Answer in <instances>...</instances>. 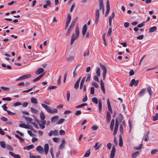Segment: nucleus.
<instances>
[{
    "label": "nucleus",
    "instance_id": "obj_44",
    "mask_svg": "<svg viewBox=\"0 0 158 158\" xmlns=\"http://www.w3.org/2000/svg\"><path fill=\"white\" fill-rule=\"evenodd\" d=\"M6 148L7 150L11 151H13V148L9 145L7 144L6 145Z\"/></svg>",
    "mask_w": 158,
    "mask_h": 158
},
{
    "label": "nucleus",
    "instance_id": "obj_56",
    "mask_svg": "<svg viewBox=\"0 0 158 158\" xmlns=\"http://www.w3.org/2000/svg\"><path fill=\"white\" fill-rule=\"evenodd\" d=\"M90 93L91 94H94V89L93 87H91L90 88Z\"/></svg>",
    "mask_w": 158,
    "mask_h": 158
},
{
    "label": "nucleus",
    "instance_id": "obj_42",
    "mask_svg": "<svg viewBox=\"0 0 158 158\" xmlns=\"http://www.w3.org/2000/svg\"><path fill=\"white\" fill-rule=\"evenodd\" d=\"M96 73L97 76L99 77L100 75V68L98 67H97L96 69Z\"/></svg>",
    "mask_w": 158,
    "mask_h": 158
},
{
    "label": "nucleus",
    "instance_id": "obj_24",
    "mask_svg": "<svg viewBox=\"0 0 158 158\" xmlns=\"http://www.w3.org/2000/svg\"><path fill=\"white\" fill-rule=\"evenodd\" d=\"M31 102L34 104H37L38 103L37 100L36 98L32 97L31 98Z\"/></svg>",
    "mask_w": 158,
    "mask_h": 158
},
{
    "label": "nucleus",
    "instance_id": "obj_4",
    "mask_svg": "<svg viewBox=\"0 0 158 158\" xmlns=\"http://www.w3.org/2000/svg\"><path fill=\"white\" fill-rule=\"evenodd\" d=\"M99 10L98 9H96L95 10V23L96 24H97L98 22L99 18Z\"/></svg>",
    "mask_w": 158,
    "mask_h": 158
},
{
    "label": "nucleus",
    "instance_id": "obj_39",
    "mask_svg": "<svg viewBox=\"0 0 158 158\" xmlns=\"http://www.w3.org/2000/svg\"><path fill=\"white\" fill-rule=\"evenodd\" d=\"M2 67H3L4 68L6 67L7 69H8L10 70V69H12V67L10 66L9 65H8L6 66L4 64H2Z\"/></svg>",
    "mask_w": 158,
    "mask_h": 158
},
{
    "label": "nucleus",
    "instance_id": "obj_61",
    "mask_svg": "<svg viewBox=\"0 0 158 158\" xmlns=\"http://www.w3.org/2000/svg\"><path fill=\"white\" fill-rule=\"evenodd\" d=\"M57 88V86H51L48 87V89L49 90L55 89Z\"/></svg>",
    "mask_w": 158,
    "mask_h": 158
},
{
    "label": "nucleus",
    "instance_id": "obj_49",
    "mask_svg": "<svg viewBox=\"0 0 158 158\" xmlns=\"http://www.w3.org/2000/svg\"><path fill=\"white\" fill-rule=\"evenodd\" d=\"M24 118H25L26 120L29 123H31L32 121V119L31 118L27 117Z\"/></svg>",
    "mask_w": 158,
    "mask_h": 158
},
{
    "label": "nucleus",
    "instance_id": "obj_20",
    "mask_svg": "<svg viewBox=\"0 0 158 158\" xmlns=\"http://www.w3.org/2000/svg\"><path fill=\"white\" fill-rule=\"evenodd\" d=\"M157 29V28L156 26H153L149 28L148 32L152 33L154 32Z\"/></svg>",
    "mask_w": 158,
    "mask_h": 158
},
{
    "label": "nucleus",
    "instance_id": "obj_10",
    "mask_svg": "<svg viewBox=\"0 0 158 158\" xmlns=\"http://www.w3.org/2000/svg\"><path fill=\"white\" fill-rule=\"evenodd\" d=\"M49 149V147L48 144V143H46L44 145V151L46 155L47 154Z\"/></svg>",
    "mask_w": 158,
    "mask_h": 158
},
{
    "label": "nucleus",
    "instance_id": "obj_16",
    "mask_svg": "<svg viewBox=\"0 0 158 158\" xmlns=\"http://www.w3.org/2000/svg\"><path fill=\"white\" fill-rule=\"evenodd\" d=\"M19 127H21L24 128L28 129H32L29 127V126L24 123L20 124H19Z\"/></svg>",
    "mask_w": 158,
    "mask_h": 158
},
{
    "label": "nucleus",
    "instance_id": "obj_43",
    "mask_svg": "<svg viewBox=\"0 0 158 158\" xmlns=\"http://www.w3.org/2000/svg\"><path fill=\"white\" fill-rule=\"evenodd\" d=\"M64 118H61L56 123V124H59L62 123L64 121Z\"/></svg>",
    "mask_w": 158,
    "mask_h": 158
},
{
    "label": "nucleus",
    "instance_id": "obj_54",
    "mask_svg": "<svg viewBox=\"0 0 158 158\" xmlns=\"http://www.w3.org/2000/svg\"><path fill=\"white\" fill-rule=\"evenodd\" d=\"M142 145H143L142 144H140L138 147H135L134 148V149L136 150H139L140 149L142 148Z\"/></svg>",
    "mask_w": 158,
    "mask_h": 158
},
{
    "label": "nucleus",
    "instance_id": "obj_9",
    "mask_svg": "<svg viewBox=\"0 0 158 158\" xmlns=\"http://www.w3.org/2000/svg\"><path fill=\"white\" fill-rule=\"evenodd\" d=\"M115 148L114 145L113 147L111 150L110 157V158H113L114 157L115 155Z\"/></svg>",
    "mask_w": 158,
    "mask_h": 158
},
{
    "label": "nucleus",
    "instance_id": "obj_59",
    "mask_svg": "<svg viewBox=\"0 0 158 158\" xmlns=\"http://www.w3.org/2000/svg\"><path fill=\"white\" fill-rule=\"evenodd\" d=\"M22 105V103L20 102H16L14 104V106H19Z\"/></svg>",
    "mask_w": 158,
    "mask_h": 158
},
{
    "label": "nucleus",
    "instance_id": "obj_19",
    "mask_svg": "<svg viewBox=\"0 0 158 158\" xmlns=\"http://www.w3.org/2000/svg\"><path fill=\"white\" fill-rule=\"evenodd\" d=\"M87 31V27L86 24H85L83 27L82 29V34L83 35H85Z\"/></svg>",
    "mask_w": 158,
    "mask_h": 158
},
{
    "label": "nucleus",
    "instance_id": "obj_47",
    "mask_svg": "<svg viewBox=\"0 0 158 158\" xmlns=\"http://www.w3.org/2000/svg\"><path fill=\"white\" fill-rule=\"evenodd\" d=\"M92 101L95 104H97L98 103V99L96 98H92Z\"/></svg>",
    "mask_w": 158,
    "mask_h": 158
},
{
    "label": "nucleus",
    "instance_id": "obj_28",
    "mask_svg": "<svg viewBox=\"0 0 158 158\" xmlns=\"http://www.w3.org/2000/svg\"><path fill=\"white\" fill-rule=\"evenodd\" d=\"M114 119H112L111 120L110 124V129L111 131H112L113 130V127L114 125Z\"/></svg>",
    "mask_w": 158,
    "mask_h": 158
},
{
    "label": "nucleus",
    "instance_id": "obj_7",
    "mask_svg": "<svg viewBox=\"0 0 158 158\" xmlns=\"http://www.w3.org/2000/svg\"><path fill=\"white\" fill-rule=\"evenodd\" d=\"M118 120L117 119H116V121H115V124L114 126V130L113 133V135H115L117 133L118 129Z\"/></svg>",
    "mask_w": 158,
    "mask_h": 158
},
{
    "label": "nucleus",
    "instance_id": "obj_52",
    "mask_svg": "<svg viewBox=\"0 0 158 158\" xmlns=\"http://www.w3.org/2000/svg\"><path fill=\"white\" fill-rule=\"evenodd\" d=\"M79 83L77 81L75 83L74 85V87L76 89H77L78 88Z\"/></svg>",
    "mask_w": 158,
    "mask_h": 158
},
{
    "label": "nucleus",
    "instance_id": "obj_62",
    "mask_svg": "<svg viewBox=\"0 0 158 158\" xmlns=\"http://www.w3.org/2000/svg\"><path fill=\"white\" fill-rule=\"evenodd\" d=\"M158 152V149H153L152 150L151 152V153L152 155L154 154L156 152Z\"/></svg>",
    "mask_w": 158,
    "mask_h": 158
},
{
    "label": "nucleus",
    "instance_id": "obj_60",
    "mask_svg": "<svg viewBox=\"0 0 158 158\" xmlns=\"http://www.w3.org/2000/svg\"><path fill=\"white\" fill-rule=\"evenodd\" d=\"M92 85L95 88H98V85L96 82H93L92 83Z\"/></svg>",
    "mask_w": 158,
    "mask_h": 158
},
{
    "label": "nucleus",
    "instance_id": "obj_64",
    "mask_svg": "<svg viewBox=\"0 0 158 158\" xmlns=\"http://www.w3.org/2000/svg\"><path fill=\"white\" fill-rule=\"evenodd\" d=\"M98 76H95L94 77V80L98 82H99V79H98Z\"/></svg>",
    "mask_w": 158,
    "mask_h": 158
},
{
    "label": "nucleus",
    "instance_id": "obj_41",
    "mask_svg": "<svg viewBox=\"0 0 158 158\" xmlns=\"http://www.w3.org/2000/svg\"><path fill=\"white\" fill-rule=\"evenodd\" d=\"M71 18L70 14H68L67 17L66 22L70 23L71 20Z\"/></svg>",
    "mask_w": 158,
    "mask_h": 158
},
{
    "label": "nucleus",
    "instance_id": "obj_3",
    "mask_svg": "<svg viewBox=\"0 0 158 158\" xmlns=\"http://www.w3.org/2000/svg\"><path fill=\"white\" fill-rule=\"evenodd\" d=\"M101 68L103 71L102 76L103 80H104L106 77V73L107 70L105 65H102L101 63L100 64Z\"/></svg>",
    "mask_w": 158,
    "mask_h": 158
},
{
    "label": "nucleus",
    "instance_id": "obj_21",
    "mask_svg": "<svg viewBox=\"0 0 158 158\" xmlns=\"http://www.w3.org/2000/svg\"><path fill=\"white\" fill-rule=\"evenodd\" d=\"M110 120V114L109 111H107L106 114V122L109 123Z\"/></svg>",
    "mask_w": 158,
    "mask_h": 158
},
{
    "label": "nucleus",
    "instance_id": "obj_30",
    "mask_svg": "<svg viewBox=\"0 0 158 158\" xmlns=\"http://www.w3.org/2000/svg\"><path fill=\"white\" fill-rule=\"evenodd\" d=\"M146 90V89H142V90L139 92V96L140 97H141L143 96L144 94L145 93V92Z\"/></svg>",
    "mask_w": 158,
    "mask_h": 158
},
{
    "label": "nucleus",
    "instance_id": "obj_27",
    "mask_svg": "<svg viewBox=\"0 0 158 158\" xmlns=\"http://www.w3.org/2000/svg\"><path fill=\"white\" fill-rule=\"evenodd\" d=\"M101 144H99V143L98 142H97L96 143L94 146V148H95V150H97L99 149V148L100 147Z\"/></svg>",
    "mask_w": 158,
    "mask_h": 158
},
{
    "label": "nucleus",
    "instance_id": "obj_23",
    "mask_svg": "<svg viewBox=\"0 0 158 158\" xmlns=\"http://www.w3.org/2000/svg\"><path fill=\"white\" fill-rule=\"evenodd\" d=\"M102 103L101 100H99L98 101V110L99 112L100 113L102 111Z\"/></svg>",
    "mask_w": 158,
    "mask_h": 158
},
{
    "label": "nucleus",
    "instance_id": "obj_50",
    "mask_svg": "<svg viewBox=\"0 0 158 158\" xmlns=\"http://www.w3.org/2000/svg\"><path fill=\"white\" fill-rule=\"evenodd\" d=\"M90 150H88L86 152V153L84 155V157H88L90 155Z\"/></svg>",
    "mask_w": 158,
    "mask_h": 158
},
{
    "label": "nucleus",
    "instance_id": "obj_31",
    "mask_svg": "<svg viewBox=\"0 0 158 158\" xmlns=\"http://www.w3.org/2000/svg\"><path fill=\"white\" fill-rule=\"evenodd\" d=\"M139 154V152L138 151H137L136 152H134L132 154V158H135Z\"/></svg>",
    "mask_w": 158,
    "mask_h": 158
},
{
    "label": "nucleus",
    "instance_id": "obj_38",
    "mask_svg": "<svg viewBox=\"0 0 158 158\" xmlns=\"http://www.w3.org/2000/svg\"><path fill=\"white\" fill-rule=\"evenodd\" d=\"M153 120L156 121L158 120V113H156L155 115L152 116Z\"/></svg>",
    "mask_w": 158,
    "mask_h": 158
},
{
    "label": "nucleus",
    "instance_id": "obj_22",
    "mask_svg": "<svg viewBox=\"0 0 158 158\" xmlns=\"http://www.w3.org/2000/svg\"><path fill=\"white\" fill-rule=\"evenodd\" d=\"M44 73H43L40 75L39 76L35 78L33 80V82H35L39 80L40 78H41L44 76Z\"/></svg>",
    "mask_w": 158,
    "mask_h": 158
},
{
    "label": "nucleus",
    "instance_id": "obj_48",
    "mask_svg": "<svg viewBox=\"0 0 158 158\" xmlns=\"http://www.w3.org/2000/svg\"><path fill=\"white\" fill-rule=\"evenodd\" d=\"M67 100L68 101H69V98L70 96V93L69 90L67 91Z\"/></svg>",
    "mask_w": 158,
    "mask_h": 158
},
{
    "label": "nucleus",
    "instance_id": "obj_63",
    "mask_svg": "<svg viewBox=\"0 0 158 158\" xmlns=\"http://www.w3.org/2000/svg\"><path fill=\"white\" fill-rule=\"evenodd\" d=\"M81 111L79 110H77L76 111L75 113V114L76 115H79L81 114Z\"/></svg>",
    "mask_w": 158,
    "mask_h": 158
},
{
    "label": "nucleus",
    "instance_id": "obj_17",
    "mask_svg": "<svg viewBox=\"0 0 158 158\" xmlns=\"http://www.w3.org/2000/svg\"><path fill=\"white\" fill-rule=\"evenodd\" d=\"M44 71V70L42 68H39L35 71V73L37 74H39L42 73Z\"/></svg>",
    "mask_w": 158,
    "mask_h": 158
},
{
    "label": "nucleus",
    "instance_id": "obj_45",
    "mask_svg": "<svg viewBox=\"0 0 158 158\" xmlns=\"http://www.w3.org/2000/svg\"><path fill=\"white\" fill-rule=\"evenodd\" d=\"M106 11L105 14V16L106 17H107L108 16V15L109 13V12L110 11V7H106Z\"/></svg>",
    "mask_w": 158,
    "mask_h": 158
},
{
    "label": "nucleus",
    "instance_id": "obj_13",
    "mask_svg": "<svg viewBox=\"0 0 158 158\" xmlns=\"http://www.w3.org/2000/svg\"><path fill=\"white\" fill-rule=\"evenodd\" d=\"M100 85L101 89L103 91V93L105 94V89L104 88V83L102 80H100Z\"/></svg>",
    "mask_w": 158,
    "mask_h": 158
},
{
    "label": "nucleus",
    "instance_id": "obj_14",
    "mask_svg": "<svg viewBox=\"0 0 158 158\" xmlns=\"http://www.w3.org/2000/svg\"><path fill=\"white\" fill-rule=\"evenodd\" d=\"M59 117L56 115L53 116L51 119V121L52 123H54L57 121Z\"/></svg>",
    "mask_w": 158,
    "mask_h": 158
},
{
    "label": "nucleus",
    "instance_id": "obj_15",
    "mask_svg": "<svg viewBox=\"0 0 158 158\" xmlns=\"http://www.w3.org/2000/svg\"><path fill=\"white\" fill-rule=\"evenodd\" d=\"M51 5L50 1L48 0L46 2V4L44 5L43 7L44 8H47L48 6H50Z\"/></svg>",
    "mask_w": 158,
    "mask_h": 158
},
{
    "label": "nucleus",
    "instance_id": "obj_58",
    "mask_svg": "<svg viewBox=\"0 0 158 158\" xmlns=\"http://www.w3.org/2000/svg\"><path fill=\"white\" fill-rule=\"evenodd\" d=\"M2 107L3 108V110L5 111H7L8 110H7V107L6 106V104H5L2 106Z\"/></svg>",
    "mask_w": 158,
    "mask_h": 158
},
{
    "label": "nucleus",
    "instance_id": "obj_34",
    "mask_svg": "<svg viewBox=\"0 0 158 158\" xmlns=\"http://www.w3.org/2000/svg\"><path fill=\"white\" fill-rule=\"evenodd\" d=\"M31 111L32 113L35 114H37L38 112V110L37 109L33 107H31Z\"/></svg>",
    "mask_w": 158,
    "mask_h": 158
},
{
    "label": "nucleus",
    "instance_id": "obj_8",
    "mask_svg": "<svg viewBox=\"0 0 158 158\" xmlns=\"http://www.w3.org/2000/svg\"><path fill=\"white\" fill-rule=\"evenodd\" d=\"M36 150L39 152L41 154L44 153V150L43 148L40 146H38L36 148Z\"/></svg>",
    "mask_w": 158,
    "mask_h": 158
},
{
    "label": "nucleus",
    "instance_id": "obj_36",
    "mask_svg": "<svg viewBox=\"0 0 158 158\" xmlns=\"http://www.w3.org/2000/svg\"><path fill=\"white\" fill-rule=\"evenodd\" d=\"M0 145L1 147L3 148H6V144L4 141H1L0 142Z\"/></svg>",
    "mask_w": 158,
    "mask_h": 158
},
{
    "label": "nucleus",
    "instance_id": "obj_51",
    "mask_svg": "<svg viewBox=\"0 0 158 158\" xmlns=\"http://www.w3.org/2000/svg\"><path fill=\"white\" fill-rule=\"evenodd\" d=\"M11 98L10 97L4 98H2V100L3 101H11Z\"/></svg>",
    "mask_w": 158,
    "mask_h": 158
},
{
    "label": "nucleus",
    "instance_id": "obj_2",
    "mask_svg": "<svg viewBox=\"0 0 158 158\" xmlns=\"http://www.w3.org/2000/svg\"><path fill=\"white\" fill-rule=\"evenodd\" d=\"M119 125H120V131L121 134H123V133L124 128H125V121L124 120L122 122L119 121Z\"/></svg>",
    "mask_w": 158,
    "mask_h": 158
},
{
    "label": "nucleus",
    "instance_id": "obj_6",
    "mask_svg": "<svg viewBox=\"0 0 158 158\" xmlns=\"http://www.w3.org/2000/svg\"><path fill=\"white\" fill-rule=\"evenodd\" d=\"M78 37V36H77V35H75L74 33H73L72 34L70 40L71 45L73 44L75 40L77 39Z\"/></svg>",
    "mask_w": 158,
    "mask_h": 158
},
{
    "label": "nucleus",
    "instance_id": "obj_37",
    "mask_svg": "<svg viewBox=\"0 0 158 158\" xmlns=\"http://www.w3.org/2000/svg\"><path fill=\"white\" fill-rule=\"evenodd\" d=\"M147 91L149 94L150 96H151L153 93V92L151 90V87L148 86L147 88Z\"/></svg>",
    "mask_w": 158,
    "mask_h": 158
},
{
    "label": "nucleus",
    "instance_id": "obj_40",
    "mask_svg": "<svg viewBox=\"0 0 158 158\" xmlns=\"http://www.w3.org/2000/svg\"><path fill=\"white\" fill-rule=\"evenodd\" d=\"M40 116L41 120L44 119L45 118L44 114L42 111L40 113Z\"/></svg>",
    "mask_w": 158,
    "mask_h": 158
},
{
    "label": "nucleus",
    "instance_id": "obj_1",
    "mask_svg": "<svg viewBox=\"0 0 158 158\" xmlns=\"http://www.w3.org/2000/svg\"><path fill=\"white\" fill-rule=\"evenodd\" d=\"M41 106L49 113L53 114L57 112V110L56 109H54L53 110L51 109L49 106L43 103L41 104Z\"/></svg>",
    "mask_w": 158,
    "mask_h": 158
},
{
    "label": "nucleus",
    "instance_id": "obj_33",
    "mask_svg": "<svg viewBox=\"0 0 158 158\" xmlns=\"http://www.w3.org/2000/svg\"><path fill=\"white\" fill-rule=\"evenodd\" d=\"M87 105H88V104L86 103H83L77 106H76L75 107L76 108H81L84 106H87Z\"/></svg>",
    "mask_w": 158,
    "mask_h": 158
},
{
    "label": "nucleus",
    "instance_id": "obj_55",
    "mask_svg": "<svg viewBox=\"0 0 158 158\" xmlns=\"http://www.w3.org/2000/svg\"><path fill=\"white\" fill-rule=\"evenodd\" d=\"M72 29V28L69 27L66 33V36H68L69 35Z\"/></svg>",
    "mask_w": 158,
    "mask_h": 158
},
{
    "label": "nucleus",
    "instance_id": "obj_5",
    "mask_svg": "<svg viewBox=\"0 0 158 158\" xmlns=\"http://www.w3.org/2000/svg\"><path fill=\"white\" fill-rule=\"evenodd\" d=\"M138 83L139 80H137L135 81V79H132L131 80V82L129 84V86L131 87H132L134 85L135 86H136L137 85Z\"/></svg>",
    "mask_w": 158,
    "mask_h": 158
},
{
    "label": "nucleus",
    "instance_id": "obj_18",
    "mask_svg": "<svg viewBox=\"0 0 158 158\" xmlns=\"http://www.w3.org/2000/svg\"><path fill=\"white\" fill-rule=\"evenodd\" d=\"M31 77V74H28L24 75L20 77L21 80H24L26 79L30 78Z\"/></svg>",
    "mask_w": 158,
    "mask_h": 158
},
{
    "label": "nucleus",
    "instance_id": "obj_26",
    "mask_svg": "<svg viewBox=\"0 0 158 158\" xmlns=\"http://www.w3.org/2000/svg\"><path fill=\"white\" fill-rule=\"evenodd\" d=\"M107 103L108 110L111 113H112V110L111 109V106L110 105V102L109 101V99H108L107 100Z\"/></svg>",
    "mask_w": 158,
    "mask_h": 158
},
{
    "label": "nucleus",
    "instance_id": "obj_12",
    "mask_svg": "<svg viewBox=\"0 0 158 158\" xmlns=\"http://www.w3.org/2000/svg\"><path fill=\"white\" fill-rule=\"evenodd\" d=\"M77 17L75 18L74 19H73L72 22V23L69 26V27H70L71 28H73L74 26L75 25V24L76 23V22L77 20Z\"/></svg>",
    "mask_w": 158,
    "mask_h": 158
},
{
    "label": "nucleus",
    "instance_id": "obj_11",
    "mask_svg": "<svg viewBox=\"0 0 158 158\" xmlns=\"http://www.w3.org/2000/svg\"><path fill=\"white\" fill-rule=\"evenodd\" d=\"M9 154L10 155L15 158H20V155L19 154H16L11 152H9Z\"/></svg>",
    "mask_w": 158,
    "mask_h": 158
},
{
    "label": "nucleus",
    "instance_id": "obj_35",
    "mask_svg": "<svg viewBox=\"0 0 158 158\" xmlns=\"http://www.w3.org/2000/svg\"><path fill=\"white\" fill-rule=\"evenodd\" d=\"M75 34L77 36H79V31L78 27L77 26H76L75 29Z\"/></svg>",
    "mask_w": 158,
    "mask_h": 158
},
{
    "label": "nucleus",
    "instance_id": "obj_25",
    "mask_svg": "<svg viewBox=\"0 0 158 158\" xmlns=\"http://www.w3.org/2000/svg\"><path fill=\"white\" fill-rule=\"evenodd\" d=\"M123 146V142L122 137L120 135H119V146L122 147Z\"/></svg>",
    "mask_w": 158,
    "mask_h": 158
},
{
    "label": "nucleus",
    "instance_id": "obj_46",
    "mask_svg": "<svg viewBox=\"0 0 158 158\" xmlns=\"http://www.w3.org/2000/svg\"><path fill=\"white\" fill-rule=\"evenodd\" d=\"M91 74H88L87 75V78L85 80V82H89L90 81Z\"/></svg>",
    "mask_w": 158,
    "mask_h": 158
},
{
    "label": "nucleus",
    "instance_id": "obj_57",
    "mask_svg": "<svg viewBox=\"0 0 158 158\" xmlns=\"http://www.w3.org/2000/svg\"><path fill=\"white\" fill-rule=\"evenodd\" d=\"M112 32V28L111 27H110L108 30V32H107V36H110L111 34V33Z\"/></svg>",
    "mask_w": 158,
    "mask_h": 158
},
{
    "label": "nucleus",
    "instance_id": "obj_29",
    "mask_svg": "<svg viewBox=\"0 0 158 158\" xmlns=\"http://www.w3.org/2000/svg\"><path fill=\"white\" fill-rule=\"evenodd\" d=\"M34 147V146L33 145H31L27 147H25L23 148L24 150L26 149L27 150H29L33 148Z\"/></svg>",
    "mask_w": 158,
    "mask_h": 158
},
{
    "label": "nucleus",
    "instance_id": "obj_32",
    "mask_svg": "<svg viewBox=\"0 0 158 158\" xmlns=\"http://www.w3.org/2000/svg\"><path fill=\"white\" fill-rule=\"evenodd\" d=\"M99 9L100 10H101L102 8H104V5L103 4V1H102L101 0L100 1H99Z\"/></svg>",
    "mask_w": 158,
    "mask_h": 158
},
{
    "label": "nucleus",
    "instance_id": "obj_53",
    "mask_svg": "<svg viewBox=\"0 0 158 158\" xmlns=\"http://www.w3.org/2000/svg\"><path fill=\"white\" fill-rule=\"evenodd\" d=\"M114 12H113L112 13V16H111L109 18V21H112V19L114 18Z\"/></svg>",
    "mask_w": 158,
    "mask_h": 158
}]
</instances>
